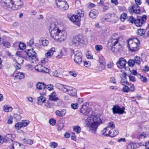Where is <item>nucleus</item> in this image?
I'll return each mask as SVG.
<instances>
[{
  "label": "nucleus",
  "mask_w": 149,
  "mask_h": 149,
  "mask_svg": "<svg viewBox=\"0 0 149 149\" xmlns=\"http://www.w3.org/2000/svg\"><path fill=\"white\" fill-rule=\"evenodd\" d=\"M87 105L86 103L83 104L80 112L88 116L86 122V126L90 130H95L102 123L101 120L100 118L95 116V113L91 108H87Z\"/></svg>",
  "instance_id": "1"
},
{
  "label": "nucleus",
  "mask_w": 149,
  "mask_h": 149,
  "mask_svg": "<svg viewBox=\"0 0 149 149\" xmlns=\"http://www.w3.org/2000/svg\"><path fill=\"white\" fill-rule=\"evenodd\" d=\"M49 31L51 37L56 40L61 42L66 38V32L63 30L60 29L54 23L51 24Z\"/></svg>",
  "instance_id": "2"
},
{
  "label": "nucleus",
  "mask_w": 149,
  "mask_h": 149,
  "mask_svg": "<svg viewBox=\"0 0 149 149\" xmlns=\"http://www.w3.org/2000/svg\"><path fill=\"white\" fill-rule=\"evenodd\" d=\"M2 6L14 10L19 9L23 6V0H0Z\"/></svg>",
  "instance_id": "3"
},
{
  "label": "nucleus",
  "mask_w": 149,
  "mask_h": 149,
  "mask_svg": "<svg viewBox=\"0 0 149 149\" xmlns=\"http://www.w3.org/2000/svg\"><path fill=\"white\" fill-rule=\"evenodd\" d=\"M139 44V41L137 38L129 39L127 41V46L130 51L134 52L139 49L138 46Z\"/></svg>",
  "instance_id": "4"
},
{
  "label": "nucleus",
  "mask_w": 149,
  "mask_h": 149,
  "mask_svg": "<svg viewBox=\"0 0 149 149\" xmlns=\"http://www.w3.org/2000/svg\"><path fill=\"white\" fill-rule=\"evenodd\" d=\"M118 17L114 13H108L104 15L101 19L102 21L111 22L112 23H115L118 20Z\"/></svg>",
  "instance_id": "5"
},
{
  "label": "nucleus",
  "mask_w": 149,
  "mask_h": 149,
  "mask_svg": "<svg viewBox=\"0 0 149 149\" xmlns=\"http://www.w3.org/2000/svg\"><path fill=\"white\" fill-rule=\"evenodd\" d=\"M87 39L85 37L81 35H78L73 38L72 45L74 46H77L81 44L85 43Z\"/></svg>",
  "instance_id": "6"
},
{
  "label": "nucleus",
  "mask_w": 149,
  "mask_h": 149,
  "mask_svg": "<svg viewBox=\"0 0 149 149\" xmlns=\"http://www.w3.org/2000/svg\"><path fill=\"white\" fill-rule=\"evenodd\" d=\"M108 46L110 47V49L113 50V48L119 50L122 47V45L118 42V39L115 38H110L108 42Z\"/></svg>",
  "instance_id": "7"
},
{
  "label": "nucleus",
  "mask_w": 149,
  "mask_h": 149,
  "mask_svg": "<svg viewBox=\"0 0 149 149\" xmlns=\"http://www.w3.org/2000/svg\"><path fill=\"white\" fill-rule=\"evenodd\" d=\"M61 90L64 92L67 93L71 96H77V90L75 88L68 86L61 85Z\"/></svg>",
  "instance_id": "8"
},
{
  "label": "nucleus",
  "mask_w": 149,
  "mask_h": 149,
  "mask_svg": "<svg viewBox=\"0 0 149 149\" xmlns=\"http://www.w3.org/2000/svg\"><path fill=\"white\" fill-rule=\"evenodd\" d=\"M26 54L28 56V59L32 63H36L38 61V59L36 56V53L33 51V49L29 50Z\"/></svg>",
  "instance_id": "9"
},
{
  "label": "nucleus",
  "mask_w": 149,
  "mask_h": 149,
  "mask_svg": "<svg viewBox=\"0 0 149 149\" xmlns=\"http://www.w3.org/2000/svg\"><path fill=\"white\" fill-rule=\"evenodd\" d=\"M74 61L77 64L79 65L82 62V54L81 51L77 50L74 53Z\"/></svg>",
  "instance_id": "10"
},
{
  "label": "nucleus",
  "mask_w": 149,
  "mask_h": 149,
  "mask_svg": "<svg viewBox=\"0 0 149 149\" xmlns=\"http://www.w3.org/2000/svg\"><path fill=\"white\" fill-rule=\"evenodd\" d=\"M56 3L57 7L63 10H67L69 6L66 2L56 0Z\"/></svg>",
  "instance_id": "11"
},
{
  "label": "nucleus",
  "mask_w": 149,
  "mask_h": 149,
  "mask_svg": "<svg viewBox=\"0 0 149 149\" xmlns=\"http://www.w3.org/2000/svg\"><path fill=\"white\" fill-rule=\"evenodd\" d=\"M125 108L124 107L121 108L118 105H114L112 108L113 112V114L117 113L120 114H123L124 112Z\"/></svg>",
  "instance_id": "12"
},
{
  "label": "nucleus",
  "mask_w": 149,
  "mask_h": 149,
  "mask_svg": "<svg viewBox=\"0 0 149 149\" xmlns=\"http://www.w3.org/2000/svg\"><path fill=\"white\" fill-rule=\"evenodd\" d=\"M146 19V16L144 15L140 18L136 19L135 24L136 26L140 27L145 23Z\"/></svg>",
  "instance_id": "13"
},
{
  "label": "nucleus",
  "mask_w": 149,
  "mask_h": 149,
  "mask_svg": "<svg viewBox=\"0 0 149 149\" xmlns=\"http://www.w3.org/2000/svg\"><path fill=\"white\" fill-rule=\"evenodd\" d=\"M140 58L138 56H136L134 59H130L127 62L128 65L131 67H133L136 63L138 65H139L140 63Z\"/></svg>",
  "instance_id": "14"
},
{
  "label": "nucleus",
  "mask_w": 149,
  "mask_h": 149,
  "mask_svg": "<svg viewBox=\"0 0 149 149\" xmlns=\"http://www.w3.org/2000/svg\"><path fill=\"white\" fill-rule=\"evenodd\" d=\"M126 63V60L124 58H120L117 63V64L119 68H123L125 67Z\"/></svg>",
  "instance_id": "15"
},
{
  "label": "nucleus",
  "mask_w": 149,
  "mask_h": 149,
  "mask_svg": "<svg viewBox=\"0 0 149 149\" xmlns=\"http://www.w3.org/2000/svg\"><path fill=\"white\" fill-rule=\"evenodd\" d=\"M11 149H24V146L23 145L15 142L11 146Z\"/></svg>",
  "instance_id": "16"
},
{
  "label": "nucleus",
  "mask_w": 149,
  "mask_h": 149,
  "mask_svg": "<svg viewBox=\"0 0 149 149\" xmlns=\"http://www.w3.org/2000/svg\"><path fill=\"white\" fill-rule=\"evenodd\" d=\"M130 10L131 12L132 11L134 13L138 14L140 13V8L139 6L137 5H134L132 7L130 8Z\"/></svg>",
  "instance_id": "17"
},
{
  "label": "nucleus",
  "mask_w": 149,
  "mask_h": 149,
  "mask_svg": "<svg viewBox=\"0 0 149 149\" xmlns=\"http://www.w3.org/2000/svg\"><path fill=\"white\" fill-rule=\"evenodd\" d=\"M55 49L54 47L52 48L45 54L46 58H50L53 55L54 52L55 51Z\"/></svg>",
  "instance_id": "18"
},
{
  "label": "nucleus",
  "mask_w": 149,
  "mask_h": 149,
  "mask_svg": "<svg viewBox=\"0 0 149 149\" xmlns=\"http://www.w3.org/2000/svg\"><path fill=\"white\" fill-rule=\"evenodd\" d=\"M98 11L96 10H93L91 11L89 13V16L92 18H95L98 15Z\"/></svg>",
  "instance_id": "19"
},
{
  "label": "nucleus",
  "mask_w": 149,
  "mask_h": 149,
  "mask_svg": "<svg viewBox=\"0 0 149 149\" xmlns=\"http://www.w3.org/2000/svg\"><path fill=\"white\" fill-rule=\"evenodd\" d=\"M111 130V127H107L102 130L103 134L105 135L110 136Z\"/></svg>",
  "instance_id": "20"
},
{
  "label": "nucleus",
  "mask_w": 149,
  "mask_h": 149,
  "mask_svg": "<svg viewBox=\"0 0 149 149\" xmlns=\"http://www.w3.org/2000/svg\"><path fill=\"white\" fill-rule=\"evenodd\" d=\"M49 97V100L51 101H56L59 100L58 97H57L56 93L54 92L51 93Z\"/></svg>",
  "instance_id": "21"
},
{
  "label": "nucleus",
  "mask_w": 149,
  "mask_h": 149,
  "mask_svg": "<svg viewBox=\"0 0 149 149\" xmlns=\"http://www.w3.org/2000/svg\"><path fill=\"white\" fill-rule=\"evenodd\" d=\"M46 87V85L43 82H39L36 84V87L39 90L44 89Z\"/></svg>",
  "instance_id": "22"
},
{
  "label": "nucleus",
  "mask_w": 149,
  "mask_h": 149,
  "mask_svg": "<svg viewBox=\"0 0 149 149\" xmlns=\"http://www.w3.org/2000/svg\"><path fill=\"white\" fill-rule=\"evenodd\" d=\"M66 113V110L65 109H63L61 111L56 110L55 112V113L56 116L59 117H62L64 116Z\"/></svg>",
  "instance_id": "23"
},
{
  "label": "nucleus",
  "mask_w": 149,
  "mask_h": 149,
  "mask_svg": "<svg viewBox=\"0 0 149 149\" xmlns=\"http://www.w3.org/2000/svg\"><path fill=\"white\" fill-rule=\"evenodd\" d=\"M69 19L71 21L77 23L79 22L80 20L78 16L74 15L71 16Z\"/></svg>",
  "instance_id": "24"
},
{
  "label": "nucleus",
  "mask_w": 149,
  "mask_h": 149,
  "mask_svg": "<svg viewBox=\"0 0 149 149\" xmlns=\"http://www.w3.org/2000/svg\"><path fill=\"white\" fill-rule=\"evenodd\" d=\"M39 42L43 46H46L48 44L49 41L44 38H41L39 40Z\"/></svg>",
  "instance_id": "25"
},
{
  "label": "nucleus",
  "mask_w": 149,
  "mask_h": 149,
  "mask_svg": "<svg viewBox=\"0 0 149 149\" xmlns=\"http://www.w3.org/2000/svg\"><path fill=\"white\" fill-rule=\"evenodd\" d=\"M15 77L17 79H22L24 77V74L22 72H19L16 74Z\"/></svg>",
  "instance_id": "26"
},
{
  "label": "nucleus",
  "mask_w": 149,
  "mask_h": 149,
  "mask_svg": "<svg viewBox=\"0 0 149 149\" xmlns=\"http://www.w3.org/2000/svg\"><path fill=\"white\" fill-rule=\"evenodd\" d=\"M44 67L41 65H36L35 67V70L38 71L40 72H42L43 70Z\"/></svg>",
  "instance_id": "27"
},
{
  "label": "nucleus",
  "mask_w": 149,
  "mask_h": 149,
  "mask_svg": "<svg viewBox=\"0 0 149 149\" xmlns=\"http://www.w3.org/2000/svg\"><path fill=\"white\" fill-rule=\"evenodd\" d=\"M118 134V131L117 130H115L114 128H113V130H111V131L110 136L111 137H113L116 136Z\"/></svg>",
  "instance_id": "28"
},
{
  "label": "nucleus",
  "mask_w": 149,
  "mask_h": 149,
  "mask_svg": "<svg viewBox=\"0 0 149 149\" xmlns=\"http://www.w3.org/2000/svg\"><path fill=\"white\" fill-rule=\"evenodd\" d=\"M146 33L145 29H138L137 31V34L140 36H142L145 34Z\"/></svg>",
  "instance_id": "29"
},
{
  "label": "nucleus",
  "mask_w": 149,
  "mask_h": 149,
  "mask_svg": "<svg viewBox=\"0 0 149 149\" xmlns=\"http://www.w3.org/2000/svg\"><path fill=\"white\" fill-rule=\"evenodd\" d=\"M7 138H8L9 142L13 141V139L15 137V136L14 134H8L7 135Z\"/></svg>",
  "instance_id": "30"
},
{
  "label": "nucleus",
  "mask_w": 149,
  "mask_h": 149,
  "mask_svg": "<svg viewBox=\"0 0 149 149\" xmlns=\"http://www.w3.org/2000/svg\"><path fill=\"white\" fill-rule=\"evenodd\" d=\"M22 141L24 143L28 144L29 145H31L33 143V141L30 139H23Z\"/></svg>",
  "instance_id": "31"
},
{
  "label": "nucleus",
  "mask_w": 149,
  "mask_h": 149,
  "mask_svg": "<svg viewBox=\"0 0 149 149\" xmlns=\"http://www.w3.org/2000/svg\"><path fill=\"white\" fill-rule=\"evenodd\" d=\"M58 130L60 131L63 129L64 127V124L63 123H61L59 121L58 123Z\"/></svg>",
  "instance_id": "32"
},
{
  "label": "nucleus",
  "mask_w": 149,
  "mask_h": 149,
  "mask_svg": "<svg viewBox=\"0 0 149 149\" xmlns=\"http://www.w3.org/2000/svg\"><path fill=\"white\" fill-rule=\"evenodd\" d=\"M73 130L74 131L78 134L81 131V128L78 126L74 127Z\"/></svg>",
  "instance_id": "33"
},
{
  "label": "nucleus",
  "mask_w": 149,
  "mask_h": 149,
  "mask_svg": "<svg viewBox=\"0 0 149 149\" xmlns=\"http://www.w3.org/2000/svg\"><path fill=\"white\" fill-rule=\"evenodd\" d=\"M127 18V15L126 13H123L121 15L120 19L122 22H124Z\"/></svg>",
  "instance_id": "34"
},
{
  "label": "nucleus",
  "mask_w": 149,
  "mask_h": 149,
  "mask_svg": "<svg viewBox=\"0 0 149 149\" xmlns=\"http://www.w3.org/2000/svg\"><path fill=\"white\" fill-rule=\"evenodd\" d=\"M95 48L97 52H98L103 49V47L100 45H95Z\"/></svg>",
  "instance_id": "35"
},
{
  "label": "nucleus",
  "mask_w": 149,
  "mask_h": 149,
  "mask_svg": "<svg viewBox=\"0 0 149 149\" xmlns=\"http://www.w3.org/2000/svg\"><path fill=\"white\" fill-rule=\"evenodd\" d=\"M38 101L39 103L40 102H44L46 101V99L45 97L42 96H40L38 97Z\"/></svg>",
  "instance_id": "36"
},
{
  "label": "nucleus",
  "mask_w": 149,
  "mask_h": 149,
  "mask_svg": "<svg viewBox=\"0 0 149 149\" xmlns=\"http://www.w3.org/2000/svg\"><path fill=\"white\" fill-rule=\"evenodd\" d=\"M15 127L17 130H20L23 127L22 122H19L17 123L15 125Z\"/></svg>",
  "instance_id": "37"
},
{
  "label": "nucleus",
  "mask_w": 149,
  "mask_h": 149,
  "mask_svg": "<svg viewBox=\"0 0 149 149\" xmlns=\"http://www.w3.org/2000/svg\"><path fill=\"white\" fill-rule=\"evenodd\" d=\"M123 92L128 93L129 91V88L126 85H124L122 89Z\"/></svg>",
  "instance_id": "38"
},
{
  "label": "nucleus",
  "mask_w": 149,
  "mask_h": 149,
  "mask_svg": "<svg viewBox=\"0 0 149 149\" xmlns=\"http://www.w3.org/2000/svg\"><path fill=\"white\" fill-rule=\"evenodd\" d=\"M13 117L10 115L8 117V121L7 123L8 124H11L13 123Z\"/></svg>",
  "instance_id": "39"
},
{
  "label": "nucleus",
  "mask_w": 149,
  "mask_h": 149,
  "mask_svg": "<svg viewBox=\"0 0 149 149\" xmlns=\"http://www.w3.org/2000/svg\"><path fill=\"white\" fill-rule=\"evenodd\" d=\"M49 122L51 125L54 126L56 124V121L54 119L51 118L50 119Z\"/></svg>",
  "instance_id": "40"
},
{
  "label": "nucleus",
  "mask_w": 149,
  "mask_h": 149,
  "mask_svg": "<svg viewBox=\"0 0 149 149\" xmlns=\"http://www.w3.org/2000/svg\"><path fill=\"white\" fill-rule=\"evenodd\" d=\"M19 47L20 49L23 50L26 48V45L24 43L21 42L19 45Z\"/></svg>",
  "instance_id": "41"
},
{
  "label": "nucleus",
  "mask_w": 149,
  "mask_h": 149,
  "mask_svg": "<svg viewBox=\"0 0 149 149\" xmlns=\"http://www.w3.org/2000/svg\"><path fill=\"white\" fill-rule=\"evenodd\" d=\"M140 79L144 83H146L147 81V79L146 77L139 74Z\"/></svg>",
  "instance_id": "42"
},
{
  "label": "nucleus",
  "mask_w": 149,
  "mask_h": 149,
  "mask_svg": "<svg viewBox=\"0 0 149 149\" xmlns=\"http://www.w3.org/2000/svg\"><path fill=\"white\" fill-rule=\"evenodd\" d=\"M129 21L131 23L135 24V19L132 16H130L129 17Z\"/></svg>",
  "instance_id": "43"
},
{
  "label": "nucleus",
  "mask_w": 149,
  "mask_h": 149,
  "mask_svg": "<svg viewBox=\"0 0 149 149\" xmlns=\"http://www.w3.org/2000/svg\"><path fill=\"white\" fill-rule=\"evenodd\" d=\"M34 44V40L33 39H31L29 40L27 43V45L31 47Z\"/></svg>",
  "instance_id": "44"
},
{
  "label": "nucleus",
  "mask_w": 149,
  "mask_h": 149,
  "mask_svg": "<svg viewBox=\"0 0 149 149\" xmlns=\"http://www.w3.org/2000/svg\"><path fill=\"white\" fill-rule=\"evenodd\" d=\"M120 76L121 79H126V74L125 72L123 73L120 74Z\"/></svg>",
  "instance_id": "45"
},
{
  "label": "nucleus",
  "mask_w": 149,
  "mask_h": 149,
  "mask_svg": "<svg viewBox=\"0 0 149 149\" xmlns=\"http://www.w3.org/2000/svg\"><path fill=\"white\" fill-rule=\"evenodd\" d=\"M2 44L4 46L7 48H8L10 46V43L7 41L3 42H2Z\"/></svg>",
  "instance_id": "46"
},
{
  "label": "nucleus",
  "mask_w": 149,
  "mask_h": 149,
  "mask_svg": "<svg viewBox=\"0 0 149 149\" xmlns=\"http://www.w3.org/2000/svg\"><path fill=\"white\" fill-rule=\"evenodd\" d=\"M99 62L100 63H105V59L102 56H100L99 57Z\"/></svg>",
  "instance_id": "47"
},
{
  "label": "nucleus",
  "mask_w": 149,
  "mask_h": 149,
  "mask_svg": "<svg viewBox=\"0 0 149 149\" xmlns=\"http://www.w3.org/2000/svg\"><path fill=\"white\" fill-rule=\"evenodd\" d=\"M134 145L133 143L128 144L127 147V149H134Z\"/></svg>",
  "instance_id": "48"
},
{
  "label": "nucleus",
  "mask_w": 149,
  "mask_h": 149,
  "mask_svg": "<svg viewBox=\"0 0 149 149\" xmlns=\"http://www.w3.org/2000/svg\"><path fill=\"white\" fill-rule=\"evenodd\" d=\"M14 117L17 120H20L21 118L20 115L18 114H15L14 115Z\"/></svg>",
  "instance_id": "49"
},
{
  "label": "nucleus",
  "mask_w": 149,
  "mask_h": 149,
  "mask_svg": "<svg viewBox=\"0 0 149 149\" xmlns=\"http://www.w3.org/2000/svg\"><path fill=\"white\" fill-rule=\"evenodd\" d=\"M47 88L49 91L52 90L53 88V86L51 84L46 85Z\"/></svg>",
  "instance_id": "50"
},
{
  "label": "nucleus",
  "mask_w": 149,
  "mask_h": 149,
  "mask_svg": "<svg viewBox=\"0 0 149 149\" xmlns=\"http://www.w3.org/2000/svg\"><path fill=\"white\" fill-rule=\"evenodd\" d=\"M121 83L123 85H125V84H129L128 82L127 81L126 79H121L120 81Z\"/></svg>",
  "instance_id": "51"
},
{
  "label": "nucleus",
  "mask_w": 149,
  "mask_h": 149,
  "mask_svg": "<svg viewBox=\"0 0 149 149\" xmlns=\"http://www.w3.org/2000/svg\"><path fill=\"white\" fill-rule=\"evenodd\" d=\"M58 144L56 143L53 142L50 143V146L52 148H55L57 147Z\"/></svg>",
  "instance_id": "52"
},
{
  "label": "nucleus",
  "mask_w": 149,
  "mask_h": 149,
  "mask_svg": "<svg viewBox=\"0 0 149 149\" xmlns=\"http://www.w3.org/2000/svg\"><path fill=\"white\" fill-rule=\"evenodd\" d=\"M63 54L61 50L59 52H58L56 56V57L58 58H60L63 56Z\"/></svg>",
  "instance_id": "53"
},
{
  "label": "nucleus",
  "mask_w": 149,
  "mask_h": 149,
  "mask_svg": "<svg viewBox=\"0 0 149 149\" xmlns=\"http://www.w3.org/2000/svg\"><path fill=\"white\" fill-rule=\"evenodd\" d=\"M71 107L73 109H76L77 108L79 107L78 104L77 103L72 104H71Z\"/></svg>",
  "instance_id": "54"
},
{
  "label": "nucleus",
  "mask_w": 149,
  "mask_h": 149,
  "mask_svg": "<svg viewBox=\"0 0 149 149\" xmlns=\"http://www.w3.org/2000/svg\"><path fill=\"white\" fill-rule=\"evenodd\" d=\"M14 66L16 70H19L21 68V66L20 63H15L14 64Z\"/></svg>",
  "instance_id": "55"
},
{
  "label": "nucleus",
  "mask_w": 149,
  "mask_h": 149,
  "mask_svg": "<svg viewBox=\"0 0 149 149\" xmlns=\"http://www.w3.org/2000/svg\"><path fill=\"white\" fill-rule=\"evenodd\" d=\"M69 74L70 75L73 77H76L77 75V74L76 73L75 71H74L70 72Z\"/></svg>",
  "instance_id": "56"
},
{
  "label": "nucleus",
  "mask_w": 149,
  "mask_h": 149,
  "mask_svg": "<svg viewBox=\"0 0 149 149\" xmlns=\"http://www.w3.org/2000/svg\"><path fill=\"white\" fill-rule=\"evenodd\" d=\"M110 81L111 83L113 84H116V82L115 78L114 77H111L110 78Z\"/></svg>",
  "instance_id": "57"
},
{
  "label": "nucleus",
  "mask_w": 149,
  "mask_h": 149,
  "mask_svg": "<svg viewBox=\"0 0 149 149\" xmlns=\"http://www.w3.org/2000/svg\"><path fill=\"white\" fill-rule=\"evenodd\" d=\"M130 80L132 81L135 82L136 81V79L135 77L132 76L130 75L129 77Z\"/></svg>",
  "instance_id": "58"
},
{
  "label": "nucleus",
  "mask_w": 149,
  "mask_h": 149,
  "mask_svg": "<svg viewBox=\"0 0 149 149\" xmlns=\"http://www.w3.org/2000/svg\"><path fill=\"white\" fill-rule=\"evenodd\" d=\"M22 122H22V123L23 127L27 126L29 124L28 121L27 120H25L24 121H22Z\"/></svg>",
  "instance_id": "59"
},
{
  "label": "nucleus",
  "mask_w": 149,
  "mask_h": 149,
  "mask_svg": "<svg viewBox=\"0 0 149 149\" xmlns=\"http://www.w3.org/2000/svg\"><path fill=\"white\" fill-rule=\"evenodd\" d=\"M113 66V63H109L107 65V67L109 69L112 68Z\"/></svg>",
  "instance_id": "60"
},
{
  "label": "nucleus",
  "mask_w": 149,
  "mask_h": 149,
  "mask_svg": "<svg viewBox=\"0 0 149 149\" xmlns=\"http://www.w3.org/2000/svg\"><path fill=\"white\" fill-rule=\"evenodd\" d=\"M109 126L111 128V130H113V129L114 128L115 126L113 124V122H111L109 123Z\"/></svg>",
  "instance_id": "61"
},
{
  "label": "nucleus",
  "mask_w": 149,
  "mask_h": 149,
  "mask_svg": "<svg viewBox=\"0 0 149 149\" xmlns=\"http://www.w3.org/2000/svg\"><path fill=\"white\" fill-rule=\"evenodd\" d=\"M84 65L86 67H88L91 65V63L88 61H86L84 62Z\"/></svg>",
  "instance_id": "62"
},
{
  "label": "nucleus",
  "mask_w": 149,
  "mask_h": 149,
  "mask_svg": "<svg viewBox=\"0 0 149 149\" xmlns=\"http://www.w3.org/2000/svg\"><path fill=\"white\" fill-rule=\"evenodd\" d=\"M48 61V58H44L41 61V62L42 63H45L47 62Z\"/></svg>",
  "instance_id": "63"
},
{
  "label": "nucleus",
  "mask_w": 149,
  "mask_h": 149,
  "mask_svg": "<svg viewBox=\"0 0 149 149\" xmlns=\"http://www.w3.org/2000/svg\"><path fill=\"white\" fill-rule=\"evenodd\" d=\"M9 107L8 105L6 106H4L3 107V109L4 111L5 112H8Z\"/></svg>",
  "instance_id": "64"
}]
</instances>
